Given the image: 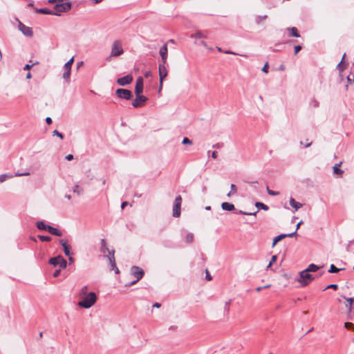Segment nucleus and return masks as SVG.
Masks as SVG:
<instances>
[{"instance_id":"nucleus-34","label":"nucleus","mask_w":354,"mask_h":354,"mask_svg":"<svg viewBox=\"0 0 354 354\" xmlns=\"http://www.w3.org/2000/svg\"><path fill=\"white\" fill-rule=\"evenodd\" d=\"M37 237L42 242H49L52 240V238L49 236L38 235Z\"/></svg>"},{"instance_id":"nucleus-58","label":"nucleus","mask_w":354,"mask_h":354,"mask_svg":"<svg viewBox=\"0 0 354 354\" xmlns=\"http://www.w3.org/2000/svg\"><path fill=\"white\" fill-rule=\"evenodd\" d=\"M27 175H30V173L28 172H25V173H17L15 174L16 176H27Z\"/></svg>"},{"instance_id":"nucleus-47","label":"nucleus","mask_w":354,"mask_h":354,"mask_svg":"<svg viewBox=\"0 0 354 354\" xmlns=\"http://www.w3.org/2000/svg\"><path fill=\"white\" fill-rule=\"evenodd\" d=\"M345 327L348 329H354V324L351 322H345Z\"/></svg>"},{"instance_id":"nucleus-30","label":"nucleus","mask_w":354,"mask_h":354,"mask_svg":"<svg viewBox=\"0 0 354 354\" xmlns=\"http://www.w3.org/2000/svg\"><path fill=\"white\" fill-rule=\"evenodd\" d=\"M339 164L335 165L333 166V174L335 175H342L344 174V171L339 169Z\"/></svg>"},{"instance_id":"nucleus-12","label":"nucleus","mask_w":354,"mask_h":354,"mask_svg":"<svg viewBox=\"0 0 354 354\" xmlns=\"http://www.w3.org/2000/svg\"><path fill=\"white\" fill-rule=\"evenodd\" d=\"M133 81V77L131 75H127L117 80V84L120 86H126L131 84Z\"/></svg>"},{"instance_id":"nucleus-51","label":"nucleus","mask_w":354,"mask_h":354,"mask_svg":"<svg viewBox=\"0 0 354 354\" xmlns=\"http://www.w3.org/2000/svg\"><path fill=\"white\" fill-rule=\"evenodd\" d=\"M277 260V256L273 255L271 258V260L270 261V266H272Z\"/></svg>"},{"instance_id":"nucleus-31","label":"nucleus","mask_w":354,"mask_h":354,"mask_svg":"<svg viewBox=\"0 0 354 354\" xmlns=\"http://www.w3.org/2000/svg\"><path fill=\"white\" fill-rule=\"evenodd\" d=\"M74 58H71L64 66V70L71 71V66L73 63Z\"/></svg>"},{"instance_id":"nucleus-62","label":"nucleus","mask_w":354,"mask_h":354,"mask_svg":"<svg viewBox=\"0 0 354 354\" xmlns=\"http://www.w3.org/2000/svg\"><path fill=\"white\" fill-rule=\"evenodd\" d=\"M46 122L48 124H50L52 123V119L50 117H47L46 118Z\"/></svg>"},{"instance_id":"nucleus-6","label":"nucleus","mask_w":354,"mask_h":354,"mask_svg":"<svg viewBox=\"0 0 354 354\" xmlns=\"http://www.w3.org/2000/svg\"><path fill=\"white\" fill-rule=\"evenodd\" d=\"M147 97L141 94H136V98L132 101V106L134 108L142 106L147 101Z\"/></svg>"},{"instance_id":"nucleus-22","label":"nucleus","mask_w":354,"mask_h":354,"mask_svg":"<svg viewBox=\"0 0 354 354\" xmlns=\"http://www.w3.org/2000/svg\"><path fill=\"white\" fill-rule=\"evenodd\" d=\"M36 12L37 13L44 14V15H53V10H50L47 8H37L36 9Z\"/></svg>"},{"instance_id":"nucleus-35","label":"nucleus","mask_w":354,"mask_h":354,"mask_svg":"<svg viewBox=\"0 0 354 354\" xmlns=\"http://www.w3.org/2000/svg\"><path fill=\"white\" fill-rule=\"evenodd\" d=\"M268 18L266 15L262 16H257L255 18V22L257 24H260L263 20H266Z\"/></svg>"},{"instance_id":"nucleus-25","label":"nucleus","mask_w":354,"mask_h":354,"mask_svg":"<svg viewBox=\"0 0 354 354\" xmlns=\"http://www.w3.org/2000/svg\"><path fill=\"white\" fill-rule=\"evenodd\" d=\"M73 192L80 196L83 194L84 189L81 186L75 185L73 188Z\"/></svg>"},{"instance_id":"nucleus-43","label":"nucleus","mask_w":354,"mask_h":354,"mask_svg":"<svg viewBox=\"0 0 354 354\" xmlns=\"http://www.w3.org/2000/svg\"><path fill=\"white\" fill-rule=\"evenodd\" d=\"M181 203H182V197L180 195H178V196L176 197L174 204L181 205Z\"/></svg>"},{"instance_id":"nucleus-26","label":"nucleus","mask_w":354,"mask_h":354,"mask_svg":"<svg viewBox=\"0 0 354 354\" xmlns=\"http://www.w3.org/2000/svg\"><path fill=\"white\" fill-rule=\"evenodd\" d=\"M255 207H257L258 209H263L265 211H267L269 209V207L261 203V202H256L255 204H254Z\"/></svg>"},{"instance_id":"nucleus-9","label":"nucleus","mask_w":354,"mask_h":354,"mask_svg":"<svg viewBox=\"0 0 354 354\" xmlns=\"http://www.w3.org/2000/svg\"><path fill=\"white\" fill-rule=\"evenodd\" d=\"M131 274L136 277V281H139L143 277L145 272L141 268L133 266L131 268Z\"/></svg>"},{"instance_id":"nucleus-33","label":"nucleus","mask_w":354,"mask_h":354,"mask_svg":"<svg viewBox=\"0 0 354 354\" xmlns=\"http://www.w3.org/2000/svg\"><path fill=\"white\" fill-rule=\"evenodd\" d=\"M88 291V287L86 286H83L79 293V297L81 298L82 297L86 296L88 293H87Z\"/></svg>"},{"instance_id":"nucleus-19","label":"nucleus","mask_w":354,"mask_h":354,"mask_svg":"<svg viewBox=\"0 0 354 354\" xmlns=\"http://www.w3.org/2000/svg\"><path fill=\"white\" fill-rule=\"evenodd\" d=\"M290 205L295 209V211L298 210L303 206L302 203L297 202L292 197L290 198Z\"/></svg>"},{"instance_id":"nucleus-15","label":"nucleus","mask_w":354,"mask_h":354,"mask_svg":"<svg viewBox=\"0 0 354 354\" xmlns=\"http://www.w3.org/2000/svg\"><path fill=\"white\" fill-rule=\"evenodd\" d=\"M144 84L143 79L142 77H139L136 80L135 86V94H141L143 91Z\"/></svg>"},{"instance_id":"nucleus-4","label":"nucleus","mask_w":354,"mask_h":354,"mask_svg":"<svg viewBox=\"0 0 354 354\" xmlns=\"http://www.w3.org/2000/svg\"><path fill=\"white\" fill-rule=\"evenodd\" d=\"M124 53V50L122 46V42L119 40L115 41L111 46V57H118Z\"/></svg>"},{"instance_id":"nucleus-29","label":"nucleus","mask_w":354,"mask_h":354,"mask_svg":"<svg viewBox=\"0 0 354 354\" xmlns=\"http://www.w3.org/2000/svg\"><path fill=\"white\" fill-rule=\"evenodd\" d=\"M319 269V267L315 264L311 263L306 269L309 272H316Z\"/></svg>"},{"instance_id":"nucleus-18","label":"nucleus","mask_w":354,"mask_h":354,"mask_svg":"<svg viewBox=\"0 0 354 354\" xmlns=\"http://www.w3.org/2000/svg\"><path fill=\"white\" fill-rule=\"evenodd\" d=\"M48 232L52 235H55L57 236H62V232L59 229L55 228L51 225H49L48 227Z\"/></svg>"},{"instance_id":"nucleus-16","label":"nucleus","mask_w":354,"mask_h":354,"mask_svg":"<svg viewBox=\"0 0 354 354\" xmlns=\"http://www.w3.org/2000/svg\"><path fill=\"white\" fill-rule=\"evenodd\" d=\"M60 245L63 247V250L66 256L69 257L71 255V245L68 243V241L65 239H60L59 241Z\"/></svg>"},{"instance_id":"nucleus-57","label":"nucleus","mask_w":354,"mask_h":354,"mask_svg":"<svg viewBox=\"0 0 354 354\" xmlns=\"http://www.w3.org/2000/svg\"><path fill=\"white\" fill-rule=\"evenodd\" d=\"M65 158L67 160H73L74 157L72 154H68L67 155Z\"/></svg>"},{"instance_id":"nucleus-42","label":"nucleus","mask_w":354,"mask_h":354,"mask_svg":"<svg viewBox=\"0 0 354 354\" xmlns=\"http://www.w3.org/2000/svg\"><path fill=\"white\" fill-rule=\"evenodd\" d=\"M182 143L183 145H192V141L187 137L183 139Z\"/></svg>"},{"instance_id":"nucleus-20","label":"nucleus","mask_w":354,"mask_h":354,"mask_svg":"<svg viewBox=\"0 0 354 354\" xmlns=\"http://www.w3.org/2000/svg\"><path fill=\"white\" fill-rule=\"evenodd\" d=\"M221 208L223 209V210H226V211H232L235 209V207L233 204L232 203H227V202H223L222 204H221Z\"/></svg>"},{"instance_id":"nucleus-54","label":"nucleus","mask_w":354,"mask_h":354,"mask_svg":"<svg viewBox=\"0 0 354 354\" xmlns=\"http://www.w3.org/2000/svg\"><path fill=\"white\" fill-rule=\"evenodd\" d=\"M284 236H285V238L286 237H292L293 236H295L296 234V231L292 232V233H289V234H283Z\"/></svg>"},{"instance_id":"nucleus-56","label":"nucleus","mask_w":354,"mask_h":354,"mask_svg":"<svg viewBox=\"0 0 354 354\" xmlns=\"http://www.w3.org/2000/svg\"><path fill=\"white\" fill-rule=\"evenodd\" d=\"M100 243H101V247H104V246L107 245L106 241L104 239H101Z\"/></svg>"},{"instance_id":"nucleus-17","label":"nucleus","mask_w":354,"mask_h":354,"mask_svg":"<svg viewBox=\"0 0 354 354\" xmlns=\"http://www.w3.org/2000/svg\"><path fill=\"white\" fill-rule=\"evenodd\" d=\"M288 32V37H300L301 35L296 27H288L286 28Z\"/></svg>"},{"instance_id":"nucleus-24","label":"nucleus","mask_w":354,"mask_h":354,"mask_svg":"<svg viewBox=\"0 0 354 354\" xmlns=\"http://www.w3.org/2000/svg\"><path fill=\"white\" fill-rule=\"evenodd\" d=\"M61 257H62L61 255H58L55 257L50 258L49 259V263L54 266H59V263H60L59 258H61Z\"/></svg>"},{"instance_id":"nucleus-36","label":"nucleus","mask_w":354,"mask_h":354,"mask_svg":"<svg viewBox=\"0 0 354 354\" xmlns=\"http://www.w3.org/2000/svg\"><path fill=\"white\" fill-rule=\"evenodd\" d=\"M59 267L62 269L66 268L67 266V261L62 256L61 258H59Z\"/></svg>"},{"instance_id":"nucleus-39","label":"nucleus","mask_w":354,"mask_h":354,"mask_svg":"<svg viewBox=\"0 0 354 354\" xmlns=\"http://www.w3.org/2000/svg\"><path fill=\"white\" fill-rule=\"evenodd\" d=\"M71 71L64 70V73L63 74V78L66 81H68L70 79Z\"/></svg>"},{"instance_id":"nucleus-48","label":"nucleus","mask_w":354,"mask_h":354,"mask_svg":"<svg viewBox=\"0 0 354 354\" xmlns=\"http://www.w3.org/2000/svg\"><path fill=\"white\" fill-rule=\"evenodd\" d=\"M38 62H36V63H33L32 64H26L24 66V71H28V70H30L34 65L35 64H37Z\"/></svg>"},{"instance_id":"nucleus-50","label":"nucleus","mask_w":354,"mask_h":354,"mask_svg":"<svg viewBox=\"0 0 354 354\" xmlns=\"http://www.w3.org/2000/svg\"><path fill=\"white\" fill-rule=\"evenodd\" d=\"M262 71L267 73L268 72V63L266 62L262 68Z\"/></svg>"},{"instance_id":"nucleus-37","label":"nucleus","mask_w":354,"mask_h":354,"mask_svg":"<svg viewBox=\"0 0 354 354\" xmlns=\"http://www.w3.org/2000/svg\"><path fill=\"white\" fill-rule=\"evenodd\" d=\"M191 38L192 39H197V38H202L205 37L203 32L201 31H198L194 34L191 35Z\"/></svg>"},{"instance_id":"nucleus-63","label":"nucleus","mask_w":354,"mask_h":354,"mask_svg":"<svg viewBox=\"0 0 354 354\" xmlns=\"http://www.w3.org/2000/svg\"><path fill=\"white\" fill-rule=\"evenodd\" d=\"M211 156L212 158L216 159L217 158V153L216 151H212Z\"/></svg>"},{"instance_id":"nucleus-52","label":"nucleus","mask_w":354,"mask_h":354,"mask_svg":"<svg viewBox=\"0 0 354 354\" xmlns=\"http://www.w3.org/2000/svg\"><path fill=\"white\" fill-rule=\"evenodd\" d=\"M205 279L207 280V281H210L212 280V276L210 275V274L209 273L208 270H206V275H205Z\"/></svg>"},{"instance_id":"nucleus-32","label":"nucleus","mask_w":354,"mask_h":354,"mask_svg":"<svg viewBox=\"0 0 354 354\" xmlns=\"http://www.w3.org/2000/svg\"><path fill=\"white\" fill-rule=\"evenodd\" d=\"M230 191L229 192V193L227 194V196L228 197H230L232 195H234L237 192V187L236 186L234 185V184H232L231 186H230Z\"/></svg>"},{"instance_id":"nucleus-55","label":"nucleus","mask_w":354,"mask_h":354,"mask_svg":"<svg viewBox=\"0 0 354 354\" xmlns=\"http://www.w3.org/2000/svg\"><path fill=\"white\" fill-rule=\"evenodd\" d=\"M60 272H61V270H56L54 272H53V277H57L59 274H60Z\"/></svg>"},{"instance_id":"nucleus-46","label":"nucleus","mask_w":354,"mask_h":354,"mask_svg":"<svg viewBox=\"0 0 354 354\" xmlns=\"http://www.w3.org/2000/svg\"><path fill=\"white\" fill-rule=\"evenodd\" d=\"M257 212H258V211H256L253 213L246 212H244L242 210H240L239 212V214H243V215H256Z\"/></svg>"},{"instance_id":"nucleus-45","label":"nucleus","mask_w":354,"mask_h":354,"mask_svg":"<svg viewBox=\"0 0 354 354\" xmlns=\"http://www.w3.org/2000/svg\"><path fill=\"white\" fill-rule=\"evenodd\" d=\"M302 47L300 45L295 46H294V54L297 55L301 50Z\"/></svg>"},{"instance_id":"nucleus-3","label":"nucleus","mask_w":354,"mask_h":354,"mask_svg":"<svg viewBox=\"0 0 354 354\" xmlns=\"http://www.w3.org/2000/svg\"><path fill=\"white\" fill-rule=\"evenodd\" d=\"M315 277L308 272L306 270H304L299 272V278L298 281L302 286H307L311 281L315 279Z\"/></svg>"},{"instance_id":"nucleus-64","label":"nucleus","mask_w":354,"mask_h":354,"mask_svg":"<svg viewBox=\"0 0 354 354\" xmlns=\"http://www.w3.org/2000/svg\"><path fill=\"white\" fill-rule=\"evenodd\" d=\"M128 205V202L124 201L121 204V208L123 209Z\"/></svg>"},{"instance_id":"nucleus-44","label":"nucleus","mask_w":354,"mask_h":354,"mask_svg":"<svg viewBox=\"0 0 354 354\" xmlns=\"http://www.w3.org/2000/svg\"><path fill=\"white\" fill-rule=\"evenodd\" d=\"M231 302H232L231 299H230V300H228L227 301L225 302V307H224V310L225 311H227V312L229 311V310H230V305Z\"/></svg>"},{"instance_id":"nucleus-14","label":"nucleus","mask_w":354,"mask_h":354,"mask_svg":"<svg viewBox=\"0 0 354 354\" xmlns=\"http://www.w3.org/2000/svg\"><path fill=\"white\" fill-rule=\"evenodd\" d=\"M345 57V53L344 54L343 57H342V59L341 60V62L337 64V71H339V77L340 79H343L344 77V75L342 74L343 71H344V69H346L348 66V63L346 62H344V59Z\"/></svg>"},{"instance_id":"nucleus-28","label":"nucleus","mask_w":354,"mask_h":354,"mask_svg":"<svg viewBox=\"0 0 354 354\" xmlns=\"http://www.w3.org/2000/svg\"><path fill=\"white\" fill-rule=\"evenodd\" d=\"M100 252L106 257V256H110V253H111V250H109L107 245L104 247H100Z\"/></svg>"},{"instance_id":"nucleus-10","label":"nucleus","mask_w":354,"mask_h":354,"mask_svg":"<svg viewBox=\"0 0 354 354\" xmlns=\"http://www.w3.org/2000/svg\"><path fill=\"white\" fill-rule=\"evenodd\" d=\"M18 28L26 37H30L33 35L32 28L26 26L21 21H19Z\"/></svg>"},{"instance_id":"nucleus-59","label":"nucleus","mask_w":354,"mask_h":354,"mask_svg":"<svg viewBox=\"0 0 354 354\" xmlns=\"http://www.w3.org/2000/svg\"><path fill=\"white\" fill-rule=\"evenodd\" d=\"M311 105L313 106L314 107H317L318 106V102L316 100H313L311 102Z\"/></svg>"},{"instance_id":"nucleus-61","label":"nucleus","mask_w":354,"mask_h":354,"mask_svg":"<svg viewBox=\"0 0 354 354\" xmlns=\"http://www.w3.org/2000/svg\"><path fill=\"white\" fill-rule=\"evenodd\" d=\"M138 281H136V279L134 281H131V282H130V283H129L126 284L125 286H132V285H133V284L136 283Z\"/></svg>"},{"instance_id":"nucleus-2","label":"nucleus","mask_w":354,"mask_h":354,"mask_svg":"<svg viewBox=\"0 0 354 354\" xmlns=\"http://www.w3.org/2000/svg\"><path fill=\"white\" fill-rule=\"evenodd\" d=\"M77 305L84 308H89L93 306L97 301V296L94 292H90L88 295L81 297Z\"/></svg>"},{"instance_id":"nucleus-38","label":"nucleus","mask_w":354,"mask_h":354,"mask_svg":"<svg viewBox=\"0 0 354 354\" xmlns=\"http://www.w3.org/2000/svg\"><path fill=\"white\" fill-rule=\"evenodd\" d=\"M185 241L187 243H191L194 241V235L192 233H188L185 236Z\"/></svg>"},{"instance_id":"nucleus-11","label":"nucleus","mask_w":354,"mask_h":354,"mask_svg":"<svg viewBox=\"0 0 354 354\" xmlns=\"http://www.w3.org/2000/svg\"><path fill=\"white\" fill-rule=\"evenodd\" d=\"M337 300L340 304L343 303L349 313L351 312L353 309V302L354 301V297L347 299L345 297H342V298H337Z\"/></svg>"},{"instance_id":"nucleus-1","label":"nucleus","mask_w":354,"mask_h":354,"mask_svg":"<svg viewBox=\"0 0 354 354\" xmlns=\"http://www.w3.org/2000/svg\"><path fill=\"white\" fill-rule=\"evenodd\" d=\"M57 0H49L50 3H54ZM71 2H63L62 0H58V2L55 5L53 12V15L59 16L61 13L67 12L71 9Z\"/></svg>"},{"instance_id":"nucleus-21","label":"nucleus","mask_w":354,"mask_h":354,"mask_svg":"<svg viewBox=\"0 0 354 354\" xmlns=\"http://www.w3.org/2000/svg\"><path fill=\"white\" fill-rule=\"evenodd\" d=\"M180 207L181 205L178 204H174L173 206V216L174 217H178L180 215Z\"/></svg>"},{"instance_id":"nucleus-7","label":"nucleus","mask_w":354,"mask_h":354,"mask_svg":"<svg viewBox=\"0 0 354 354\" xmlns=\"http://www.w3.org/2000/svg\"><path fill=\"white\" fill-rule=\"evenodd\" d=\"M158 72H159V77H160L159 90H160L162 88L163 80L167 76V70L166 68V64L159 63Z\"/></svg>"},{"instance_id":"nucleus-27","label":"nucleus","mask_w":354,"mask_h":354,"mask_svg":"<svg viewBox=\"0 0 354 354\" xmlns=\"http://www.w3.org/2000/svg\"><path fill=\"white\" fill-rule=\"evenodd\" d=\"M284 238H285V236L283 234H281L275 236L273 239L272 247L274 248L279 241H281Z\"/></svg>"},{"instance_id":"nucleus-53","label":"nucleus","mask_w":354,"mask_h":354,"mask_svg":"<svg viewBox=\"0 0 354 354\" xmlns=\"http://www.w3.org/2000/svg\"><path fill=\"white\" fill-rule=\"evenodd\" d=\"M344 270V268H337V267H335V266L333 265V273H337V272H338L339 271H340V270Z\"/></svg>"},{"instance_id":"nucleus-8","label":"nucleus","mask_w":354,"mask_h":354,"mask_svg":"<svg viewBox=\"0 0 354 354\" xmlns=\"http://www.w3.org/2000/svg\"><path fill=\"white\" fill-rule=\"evenodd\" d=\"M115 250H111V253H110V256H106V258L109 261L110 263V270H114L115 274H118L120 272L118 268L116 266L115 259L114 256Z\"/></svg>"},{"instance_id":"nucleus-13","label":"nucleus","mask_w":354,"mask_h":354,"mask_svg":"<svg viewBox=\"0 0 354 354\" xmlns=\"http://www.w3.org/2000/svg\"><path fill=\"white\" fill-rule=\"evenodd\" d=\"M160 55L161 57V60L160 63L167 64V55H168V49L167 46L165 44L159 50Z\"/></svg>"},{"instance_id":"nucleus-23","label":"nucleus","mask_w":354,"mask_h":354,"mask_svg":"<svg viewBox=\"0 0 354 354\" xmlns=\"http://www.w3.org/2000/svg\"><path fill=\"white\" fill-rule=\"evenodd\" d=\"M36 226L39 230H46L48 231V225L45 224V223L42 221H39L36 223Z\"/></svg>"},{"instance_id":"nucleus-49","label":"nucleus","mask_w":354,"mask_h":354,"mask_svg":"<svg viewBox=\"0 0 354 354\" xmlns=\"http://www.w3.org/2000/svg\"><path fill=\"white\" fill-rule=\"evenodd\" d=\"M346 79L348 83L353 84L354 83V75L351 77L350 75L346 76Z\"/></svg>"},{"instance_id":"nucleus-40","label":"nucleus","mask_w":354,"mask_h":354,"mask_svg":"<svg viewBox=\"0 0 354 354\" xmlns=\"http://www.w3.org/2000/svg\"><path fill=\"white\" fill-rule=\"evenodd\" d=\"M53 136H56L59 137L62 140L64 138L63 134L62 133L59 132L56 129L53 131Z\"/></svg>"},{"instance_id":"nucleus-5","label":"nucleus","mask_w":354,"mask_h":354,"mask_svg":"<svg viewBox=\"0 0 354 354\" xmlns=\"http://www.w3.org/2000/svg\"><path fill=\"white\" fill-rule=\"evenodd\" d=\"M115 95L120 99L129 100L132 98L133 94L130 90L126 88H118L115 91Z\"/></svg>"},{"instance_id":"nucleus-60","label":"nucleus","mask_w":354,"mask_h":354,"mask_svg":"<svg viewBox=\"0 0 354 354\" xmlns=\"http://www.w3.org/2000/svg\"><path fill=\"white\" fill-rule=\"evenodd\" d=\"M0 177H3V178H6V177H13V176H12V174H1Z\"/></svg>"},{"instance_id":"nucleus-41","label":"nucleus","mask_w":354,"mask_h":354,"mask_svg":"<svg viewBox=\"0 0 354 354\" xmlns=\"http://www.w3.org/2000/svg\"><path fill=\"white\" fill-rule=\"evenodd\" d=\"M268 194L270 196H277L279 194L278 192H274L269 189L268 186L266 187Z\"/></svg>"}]
</instances>
